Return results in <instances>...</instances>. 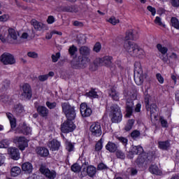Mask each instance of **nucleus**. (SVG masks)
<instances>
[{"label":"nucleus","mask_w":179,"mask_h":179,"mask_svg":"<svg viewBox=\"0 0 179 179\" xmlns=\"http://www.w3.org/2000/svg\"><path fill=\"white\" fill-rule=\"evenodd\" d=\"M37 111L39 114V115H41V117H48V108H47V107L45 106H40L37 108Z\"/></svg>","instance_id":"26"},{"label":"nucleus","mask_w":179,"mask_h":179,"mask_svg":"<svg viewBox=\"0 0 179 179\" xmlns=\"http://www.w3.org/2000/svg\"><path fill=\"white\" fill-rule=\"evenodd\" d=\"M123 50L126 51V52H128V54L131 57H136L137 58L141 59L145 58V50L134 42H124L123 45Z\"/></svg>","instance_id":"1"},{"label":"nucleus","mask_w":179,"mask_h":179,"mask_svg":"<svg viewBox=\"0 0 179 179\" xmlns=\"http://www.w3.org/2000/svg\"><path fill=\"white\" fill-rule=\"evenodd\" d=\"M36 152L37 155L39 156H41V157H47L48 155H50V152L48 151V149L44 148V147H38L36 148Z\"/></svg>","instance_id":"25"},{"label":"nucleus","mask_w":179,"mask_h":179,"mask_svg":"<svg viewBox=\"0 0 179 179\" xmlns=\"http://www.w3.org/2000/svg\"><path fill=\"white\" fill-rule=\"evenodd\" d=\"M22 170L25 174H31L33 173V164L30 162H24L22 165Z\"/></svg>","instance_id":"20"},{"label":"nucleus","mask_w":179,"mask_h":179,"mask_svg":"<svg viewBox=\"0 0 179 179\" xmlns=\"http://www.w3.org/2000/svg\"><path fill=\"white\" fill-rule=\"evenodd\" d=\"M9 19V15H3L0 16V22H6Z\"/></svg>","instance_id":"64"},{"label":"nucleus","mask_w":179,"mask_h":179,"mask_svg":"<svg viewBox=\"0 0 179 179\" xmlns=\"http://www.w3.org/2000/svg\"><path fill=\"white\" fill-rule=\"evenodd\" d=\"M124 40H138V32L134 29H129L126 31Z\"/></svg>","instance_id":"17"},{"label":"nucleus","mask_w":179,"mask_h":179,"mask_svg":"<svg viewBox=\"0 0 179 179\" xmlns=\"http://www.w3.org/2000/svg\"><path fill=\"white\" fill-rule=\"evenodd\" d=\"M13 143L18 145L20 150H24L27 146H29V140L24 138V136H15L13 138Z\"/></svg>","instance_id":"5"},{"label":"nucleus","mask_w":179,"mask_h":179,"mask_svg":"<svg viewBox=\"0 0 179 179\" xmlns=\"http://www.w3.org/2000/svg\"><path fill=\"white\" fill-rule=\"evenodd\" d=\"M85 96L90 99H99V96H100V94L97 93L95 90L92 89L89 92H87Z\"/></svg>","instance_id":"30"},{"label":"nucleus","mask_w":179,"mask_h":179,"mask_svg":"<svg viewBox=\"0 0 179 179\" xmlns=\"http://www.w3.org/2000/svg\"><path fill=\"white\" fill-rule=\"evenodd\" d=\"M79 52L81 55L80 58L83 59V61L84 62L89 64V62H90V58H89V57H90V48L87 46H81L79 48Z\"/></svg>","instance_id":"7"},{"label":"nucleus","mask_w":179,"mask_h":179,"mask_svg":"<svg viewBox=\"0 0 179 179\" xmlns=\"http://www.w3.org/2000/svg\"><path fill=\"white\" fill-rule=\"evenodd\" d=\"M131 136L133 139H137V138H139L141 136V132L138 130H134L131 134Z\"/></svg>","instance_id":"52"},{"label":"nucleus","mask_w":179,"mask_h":179,"mask_svg":"<svg viewBox=\"0 0 179 179\" xmlns=\"http://www.w3.org/2000/svg\"><path fill=\"white\" fill-rule=\"evenodd\" d=\"M116 157H117V159H125V153H124L122 150H117L116 151Z\"/></svg>","instance_id":"47"},{"label":"nucleus","mask_w":179,"mask_h":179,"mask_svg":"<svg viewBox=\"0 0 179 179\" xmlns=\"http://www.w3.org/2000/svg\"><path fill=\"white\" fill-rule=\"evenodd\" d=\"M142 72H143L142 70V64H141V62H136L134 63V73H139Z\"/></svg>","instance_id":"37"},{"label":"nucleus","mask_w":179,"mask_h":179,"mask_svg":"<svg viewBox=\"0 0 179 179\" xmlns=\"http://www.w3.org/2000/svg\"><path fill=\"white\" fill-rule=\"evenodd\" d=\"M31 24L37 31H41L45 27V25L43 22H40L36 19L31 20Z\"/></svg>","instance_id":"21"},{"label":"nucleus","mask_w":179,"mask_h":179,"mask_svg":"<svg viewBox=\"0 0 179 179\" xmlns=\"http://www.w3.org/2000/svg\"><path fill=\"white\" fill-rule=\"evenodd\" d=\"M46 106L49 110H54L57 107V102H50V101H46Z\"/></svg>","instance_id":"40"},{"label":"nucleus","mask_w":179,"mask_h":179,"mask_svg":"<svg viewBox=\"0 0 179 179\" xmlns=\"http://www.w3.org/2000/svg\"><path fill=\"white\" fill-rule=\"evenodd\" d=\"M143 152V148L141 145H132L130 150L128 152L127 157L129 159H134V155H141Z\"/></svg>","instance_id":"12"},{"label":"nucleus","mask_w":179,"mask_h":179,"mask_svg":"<svg viewBox=\"0 0 179 179\" xmlns=\"http://www.w3.org/2000/svg\"><path fill=\"white\" fill-rule=\"evenodd\" d=\"M8 155H10L11 159L13 160H19L20 159V154H19V150L15 148H10L8 150Z\"/></svg>","instance_id":"18"},{"label":"nucleus","mask_w":179,"mask_h":179,"mask_svg":"<svg viewBox=\"0 0 179 179\" xmlns=\"http://www.w3.org/2000/svg\"><path fill=\"white\" fill-rule=\"evenodd\" d=\"M27 56L29 57V58H38V54L36 52H29Z\"/></svg>","instance_id":"55"},{"label":"nucleus","mask_w":179,"mask_h":179,"mask_svg":"<svg viewBox=\"0 0 179 179\" xmlns=\"http://www.w3.org/2000/svg\"><path fill=\"white\" fill-rule=\"evenodd\" d=\"M64 12H76V6H67L64 7Z\"/></svg>","instance_id":"39"},{"label":"nucleus","mask_w":179,"mask_h":179,"mask_svg":"<svg viewBox=\"0 0 179 179\" xmlns=\"http://www.w3.org/2000/svg\"><path fill=\"white\" fill-rule=\"evenodd\" d=\"M150 100V95H145V104L146 108L149 109V101Z\"/></svg>","instance_id":"61"},{"label":"nucleus","mask_w":179,"mask_h":179,"mask_svg":"<svg viewBox=\"0 0 179 179\" xmlns=\"http://www.w3.org/2000/svg\"><path fill=\"white\" fill-rule=\"evenodd\" d=\"M150 111L151 115H153V114L157 111V106H156V104H152L150 107Z\"/></svg>","instance_id":"53"},{"label":"nucleus","mask_w":179,"mask_h":179,"mask_svg":"<svg viewBox=\"0 0 179 179\" xmlns=\"http://www.w3.org/2000/svg\"><path fill=\"white\" fill-rule=\"evenodd\" d=\"M171 3L172 6H174L175 8H178L179 0H171Z\"/></svg>","instance_id":"63"},{"label":"nucleus","mask_w":179,"mask_h":179,"mask_svg":"<svg viewBox=\"0 0 179 179\" xmlns=\"http://www.w3.org/2000/svg\"><path fill=\"white\" fill-rule=\"evenodd\" d=\"M109 97L112 98L115 101H119L120 92L115 88H110L108 91Z\"/></svg>","instance_id":"22"},{"label":"nucleus","mask_w":179,"mask_h":179,"mask_svg":"<svg viewBox=\"0 0 179 179\" xmlns=\"http://www.w3.org/2000/svg\"><path fill=\"white\" fill-rule=\"evenodd\" d=\"M145 80V74L143 72L141 73H134V82L138 85V86H141Z\"/></svg>","instance_id":"19"},{"label":"nucleus","mask_w":179,"mask_h":179,"mask_svg":"<svg viewBox=\"0 0 179 179\" xmlns=\"http://www.w3.org/2000/svg\"><path fill=\"white\" fill-rule=\"evenodd\" d=\"M8 148V140H3L0 141V148L3 149Z\"/></svg>","instance_id":"59"},{"label":"nucleus","mask_w":179,"mask_h":179,"mask_svg":"<svg viewBox=\"0 0 179 179\" xmlns=\"http://www.w3.org/2000/svg\"><path fill=\"white\" fill-rule=\"evenodd\" d=\"M15 134H23V135H31V128H30L26 123L20 125L15 130Z\"/></svg>","instance_id":"15"},{"label":"nucleus","mask_w":179,"mask_h":179,"mask_svg":"<svg viewBox=\"0 0 179 179\" xmlns=\"http://www.w3.org/2000/svg\"><path fill=\"white\" fill-rule=\"evenodd\" d=\"M158 148H159V149L162 150H167V149L170 148V141H166L158 142Z\"/></svg>","instance_id":"28"},{"label":"nucleus","mask_w":179,"mask_h":179,"mask_svg":"<svg viewBox=\"0 0 179 179\" xmlns=\"http://www.w3.org/2000/svg\"><path fill=\"white\" fill-rule=\"evenodd\" d=\"M95 52H100V50H101V44L100 43H96L93 48Z\"/></svg>","instance_id":"54"},{"label":"nucleus","mask_w":179,"mask_h":179,"mask_svg":"<svg viewBox=\"0 0 179 179\" xmlns=\"http://www.w3.org/2000/svg\"><path fill=\"white\" fill-rule=\"evenodd\" d=\"M111 64H113V57L110 56L96 58L94 61V64L96 65V66H111Z\"/></svg>","instance_id":"6"},{"label":"nucleus","mask_w":179,"mask_h":179,"mask_svg":"<svg viewBox=\"0 0 179 179\" xmlns=\"http://www.w3.org/2000/svg\"><path fill=\"white\" fill-rule=\"evenodd\" d=\"M48 146L50 150H52V152H54L55 150H59V148L61 147V143L57 140H52L49 143Z\"/></svg>","instance_id":"23"},{"label":"nucleus","mask_w":179,"mask_h":179,"mask_svg":"<svg viewBox=\"0 0 179 179\" xmlns=\"http://www.w3.org/2000/svg\"><path fill=\"white\" fill-rule=\"evenodd\" d=\"M61 57V53L57 52L55 55H52V62H58V60Z\"/></svg>","instance_id":"51"},{"label":"nucleus","mask_w":179,"mask_h":179,"mask_svg":"<svg viewBox=\"0 0 179 179\" xmlns=\"http://www.w3.org/2000/svg\"><path fill=\"white\" fill-rule=\"evenodd\" d=\"M8 41H12V40H17V37H19V32H17L14 29L10 28L8 29Z\"/></svg>","instance_id":"24"},{"label":"nucleus","mask_w":179,"mask_h":179,"mask_svg":"<svg viewBox=\"0 0 179 179\" xmlns=\"http://www.w3.org/2000/svg\"><path fill=\"white\" fill-rule=\"evenodd\" d=\"M65 145H66V149L68 150V152H73V150L75 149V146L71 141L66 140L65 141Z\"/></svg>","instance_id":"38"},{"label":"nucleus","mask_w":179,"mask_h":179,"mask_svg":"<svg viewBox=\"0 0 179 179\" xmlns=\"http://www.w3.org/2000/svg\"><path fill=\"white\" fill-rule=\"evenodd\" d=\"M38 79L40 80V82H45V80L48 79V75H41L38 77Z\"/></svg>","instance_id":"60"},{"label":"nucleus","mask_w":179,"mask_h":179,"mask_svg":"<svg viewBox=\"0 0 179 179\" xmlns=\"http://www.w3.org/2000/svg\"><path fill=\"white\" fill-rule=\"evenodd\" d=\"M146 160V155L144 154L139 155L138 158L136 160V164L138 166H141V164H143L145 163V161Z\"/></svg>","instance_id":"34"},{"label":"nucleus","mask_w":179,"mask_h":179,"mask_svg":"<svg viewBox=\"0 0 179 179\" xmlns=\"http://www.w3.org/2000/svg\"><path fill=\"white\" fill-rule=\"evenodd\" d=\"M110 121L118 124L122 121V113L121 108L117 104H113L110 106V112L109 114Z\"/></svg>","instance_id":"2"},{"label":"nucleus","mask_w":179,"mask_h":179,"mask_svg":"<svg viewBox=\"0 0 179 179\" xmlns=\"http://www.w3.org/2000/svg\"><path fill=\"white\" fill-rule=\"evenodd\" d=\"M96 171H97V169L93 166H89L87 168V173L90 177H93L96 174Z\"/></svg>","instance_id":"35"},{"label":"nucleus","mask_w":179,"mask_h":179,"mask_svg":"<svg viewBox=\"0 0 179 179\" xmlns=\"http://www.w3.org/2000/svg\"><path fill=\"white\" fill-rule=\"evenodd\" d=\"M101 149H103V141L100 139L95 145V150H96V152H99L101 150Z\"/></svg>","instance_id":"46"},{"label":"nucleus","mask_w":179,"mask_h":179,"mask_svg":"<svg viewBox=\"0 0 179 179\" xmlns=\"http://www.w3.org/2000/svg\"><path fill=\"white\" fill-rule=\"evenodd\" d=\"M90 131L94 136H101V125L99 122H95L90 126Z\"/></svg>","instance_id":"11"},{"label":"nucleus","mask_w":179,"mask_h":179,"mask_svg":"<svg viewBox=\"0 0 179 179\" xmlns=\"http://www.w3.org/2000/svg\"><path fill=\"white\" fill-rule=\"evenodd\" d=\"M156 78L158 80V82L159 83H161V85H163V83H164V78H163V76H162V74L160 73H157L156 74Z\"/></svg>","instance_id":"56"},{"label":"nucleus","mask_w":179,"mask_h":179,"mask_svg":"<svg viewBox=\"0 0 179 179\" xmlns=\"http://www.w3.org/2000/svg\"><path fill=\"white\" fill-rule=\"evenodd\" d=\"M155 24H157L158 26H161V27H166V24L162 22V18L160 17H156L155 20Z\"/></svg>","instance_id":"41"},{"label":"nucleus","mask_w":179,"mask_h":179,"mask_svg":"<svg viewBox=\"0 0 179 179\" xmlns=\"http://www.w3.org/2000/svg\"><path fill=\"white\" fill-rule=\"evenodd\" d=\"M159 121L163 128H169V122H167V120H166L164 117H160Z\"/></svg>","instance_id":"45"},{"label":"nucleus","mask_w":179,"mask_h":179,"mask_svg":"<svg viewBox=\"0 0 179 179\" xmlns=\"http://www.w3.org/2000/svg\"><path fill=\"white\" fill-rule=\"evenodd\" d=\"M127 173L130 174V176H136L138 174V169L136 168H128Z\"/></svg>","instance_id":"44"},{"label":"nucleus","mask_w":179,"mask_h":179,"mask_svg":"<svg viewBox=\"0 0 179 179\" xmlns=\"http://www.w3.org/2000/svg\"><path fill=\"white\" fill-rule=\"evenodd\" d=\"M149 171L151 174H155L156 176H160L162 174V171L156 165H151L149 168Z\"/></svg>","instance_id":"29"},{"label":"nucleus","mask_w":179,"mask_h":179,"mask_svg":"<svg viewBox=\"0 0 179 179\" xmlns=\"http://www.w3.org/2000/svg\"><path fill=\"white\" fill-rule=\"evenodd\" d=\"M77 52H78V48H76V46H75L74 45H72L71 46H70L69 49V52L70 55H75V53Z\"/></svg>","instance_id":"48"},{"label":"nucleus","mask_w":179,"mask_h":179,"mask_svg":"<svg viewBox=\"0 0 179 179\" xmlns=\"http://www.w3.org/2000/svg\"><path fill=\"white\" fill-rule=\"evenodd\" d=\"M135 122V120H129L128 121L127 124L125 127V130L126 131H131V129H132V127H134V124Z\"/></svg>","instance_id":"42"},{"label":"nucleus","mask_w":179,"mask_h":179,"mask_svg":"<svg viewBox=\"0 0 179 179\" xmlns=\"http://www.w3.org/2000/svg\"><path fill=\"white\" fill-rule=\"evenodd\" d=\"M137 96L136 93L133 94L131 96V100L127 101L126 102V117H127L132 115V111L134 110V101L132 100H136Z\"/></svg>","instance_id":"9"},{"label":"nucleus","mask_w":179,"mask_h":179,"mask_svg":"<svg viewBox=\"0 0 179 179\" xmlns=\"http://www.w3.org/2000/svg\"><path fill=\"white\" fill-rule=\"evenodd\" d=\"M13 111L16 114H22V113L24 111V108L23 107V106H22V104L18 103L14 106Z\"/></svg>","instance_id":"36"},{"label":"nucleus","mask_w":179,"mask_h":179,"mask_svg":"<svg viewBox=\"0 0 179 179\" xmlns=\"http://www.w3.org/2000/svg\"><path fill=\"white\" fill-rule=\"evenodd\" d=\"M73 120L67 119L62 125L61 130L63 134H69L76 129V126L73 124Z\"/></svg>","instance_id":"4"},{"label":"nucleus","mask_w":179,"mask_h":179,"mask_svg":"<svg viewBox=\"0 0 179 179\" xmlns=\"http://www.w3.org/2000/svg\"><path fill=\"white\" fill-rule=\"evenodd\" d=\"M0 61L4 65H13V64L16 62V60H15V57H13V55L9 53L3 54L0 57Z\"/></svg>","instance_id":"10"},{"label":"nucleus","mask_w":179,"mask_h":179,"mask_svg":"<svg viewBox=\"0 0 179 179\" xmlns=\"http://www.w3.org/2000/svg\"><path fill=\"white\" fill-rule=\"evenodd\" d=\"M87 62H84L81 57H75L71 60V65L74 69H80L87 65Z\"/></svg>","instance_id":"8"},{"label":"nucleus","mask_w":179,"mask_h":179,"mask_svg":"<svg viewBox=\"0 0 179 179\" xmlns=\"http://www.w3.org/2000/svg\"><path fill=\"white\" fill-rule=\"evenodd\" d=\"M98 170H108V166L104 163H100L97 166Z\"/></svg>","instance_id":"58"},{"label":"nucleus","mask_w":179,"mask_h":179,"mask_svg":"<svg viewBox=\"0 0 179 179\" xmlns=\"http://www.w3.org/2000/svg\"><path fill=\"white\" fill-rule=\"evenodd\" d=\"M47 23L48 24H52V23H55V17L52 15H49L47 19Z\"/></svg>","instance_id":"57"},{"label":"nucleus","mask_w":179,"mask_h":179,"mask_svg":"<svg viewBox=\"0 0 179 179\" xmlns=\"http://www.w3.org/2000/svg\"><path fill=\"white\" fill-rule=\"evenodd\" d=\"M62 113L66 115L67 120H75L76 118V110L75 106H71L69 102L62 103Z\"/></svg>","instance_id":"3"},{"label":"nucleus","mask_w":179,"mask_h":179,"mask_svg":"<svg viewBox=\"0 0 179 179\" xmlns=\"http://www.w3.org/2000/svg\"><path fill=\"white\" fill-rule=\"evenodd\" d=\"M108 22L111 24H113V26H115V24H117V23H120V20L115 18V17H111L110 18H109Z\"/></svg>","instance_id":"49"},{"label":"nucleus","mask_w":179,"mask_h":179,"mask_svg":"<svg viewBox=\"0 0 179 179\" xmlns=\"http://www.w3.org/2000/svg\"><path fill=\"white\" fill-rule=\"evenodd\" d=\"M118 147L117 145L111 141H109L107 145H106V150L110 152V153H114V152H117V149Z\"/></svg>","instance_id":"27"},{"label":"nucleus","mask_w":179,"mask_h":179,"mask_svg":"<svg viewBox=\"0 0 179 179\" xmlns=\"http://www.w3.org/2000/svg\"><path fill=\"white\" fill-rule=\"evenodd\" d=\"M117 140L119 141V142L122 143L124 146H126L127 145H128V138L125 137H122V136L117 137Z\"/></svg>","instance_id":"50"},{"label":"nucleus","mask_w":179,"mask_h":179,"mask_svg":"<svg viewBox=\"0 0 179 179\" xmlns=\"http://www.w3.org/2000/svg\"><path fill=\"white\" fill-rule=\"evenodd\" d=\"M148 10H149V12H151L152 16H155V15H156V8H153L152 6H148L147 7Z\"/></svg>","instance_id":"62"},{"label":"nucleus","mask_w":179,"mask_h":179,"mask_svg":"<svg viewBox=\"0 0 179 179\" xmlns=\"http://www.w3.org/2000/svg\"><path fill=\"white\" fill-rule=\"evenodd\" d=\"M171 26L172 27H174V29H176L177 30H179V20L176 17H172L171 19Z\"/></svg>","instance_id":"33"},{"label":"nucleus","mask_w":179,"mask_h":179,"mask_svg":"<svg viewBox=\"0 0 179 179\" xmlns=\"http://www.w3.org/2000/svg\"><path fill=\"white\" fill-rule=\"evenodd\" d=\"M157 48L158 51L161 52V54H162V55H166V54H167V51H169V49L167 48V47L164 46L160 43H158L157 45Z\"/></svg>","instance_id":"32"},{"label":"nucleus","mask_w":179,"mask_h":179,"mask_svg":"<svg viewBox=\"0 0 179 179\" xmlns=\"http://www.w3.org/2000/svg\"><path fill=\"white\" fill-rule=\"evenodd\" d=\"M71 169L73 173H79L82 168L78 164H74L71 166Z\"/></svg>","instance_id":"43"},{"label":"nucleus","mask_w":179,"mask_h":179,"mask_svg":"<svg viewBox=\"0 0 179 179\" xmlns=\"http://www.w3.org/2000/svg\"><path fill=\"white\" fill-rule=\"evenodd\" d=\"M40 171L49 179H54L57 177V173L55 171H50V169H47L44 166H41Z\"/></svg>","instance_id":"16"},{"label":"nucleus","mask_w":179,"mask_h":179,"mask_svg":"<svg viewBox=\"0 0 179 179\" xmlns=\"http://www.w3.org/2000/svg\"><path fill=\"white\" fill-rule=\"evenodd\" d=\"M22 96L24 99H28L30 100L31 99V96H33V93L31 92V87L29 84H24L22 87Z\"/></svg>","instance_id":"13"},{"label":"nucleus","mask_w":179,"mask_h":179,"mask_svg":"<svg viewBox=\"0 0 179 179\" xmlns=\"http://www.w3.org/2000/svg\"><path fill=\"white\" fill-rule=\"evenodd\" d=\"M22 173V169L19 166H13L11 169L10 174L12 177H17Z\"/></svg>","instance_id":"31"},{"label":"nucleus","mask_w":179,"mask_h":179,"mask_svg":"<svg viewBox=\"0 0 179 179\" xmlns=\"http://www.w3.org/2000/svg\"><path fill=\"white\" fill-rule=\"evenodd\" d=\"M80 111L82 117H90L92 115V108L87 106V103H83L80 106Z\"/></svg>","instance_id":"14"}]
</instances>
